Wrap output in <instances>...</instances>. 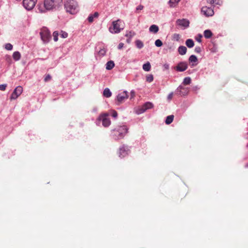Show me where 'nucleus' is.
Instances as JSON below:
<instances>
[{"instance_id": "nucleus-17", "label": "nucleus", "mask_w": 248, "mask_h": 248, "mask_svg": "<svg viewBox=\"0 0 248 248\" xmlns=\"http://www.w3.org/2000/svg\"><path fill=\"white\" fill-rule=\"evenodd\" d=\"M106 53V49L104 47L103 48H100L99 51L97 52V53L95 54V57L96 60H97L98 59H100L101 57L105 56Z\"/></svg>"}, {"instance_id": "nucleus-1", "label": "nucleus", "mask_w": 248, "mask_h": 248, "mask_svg": "<svg viewBox=\"0 0 248 248\" xmlns=\"http://www.w3.org/2000/svg\"><path fill=\"white\" fill-rule=\"evenodd\" d=\"M128 131V128L126 125H118L111 131L110 136L113 139L117 140L123 139Z\"/></svg>"}, {"instance_id": "nucleus-8", "label": "nucleus", "mask_w": 248, "mask_h": 248, "mask_svg": "<svg viewBox=\"0 0 248 248\" xmlns=\"http://www.w3.org/2000/svg\"><path fill=\"white\" fill-rule=\"evenodd\" d=\"M154 107V105L150 102L145 103L142 106L139 107L136 110V113L140 114L145 112L147 109H151Z\"/></svg>"}, {"instance_id": "nucleus-51", "label": "nucleus", "mask_w": 248, "mask_h": 248, "mask_svg": "<svg viewBox=\"0 0 248 248\" xmlns=\"http://www.w3.org/2000/svg\"><path fill=\"white\" fill-rule=\"evenodd\" d=\"M94 17V18H97L98 16H99V14L97 12H95L92 15Z\"/></svg>"}, {"instance_id": "nucleus-46", "label": "nucleus", "mask_w": 248, "mask_h": 248, "mask_svg": "<svg viewBox=\"0 0 248 248\" xmlns=\"http://www.w3.org/2000/svg\"><path fill=\"white\" fill-rule=\"evenodd\" d=\"M124 43H119V44L118 45V48L119 49H122V48L124 47Z\"/></svg>"}, {"instance_id": "nucleus-34", "label": "nucleus", "mask_w": 248, "mask_h": 248, "mask_svg": "<svg viewBox=\"0 0 248 248\" xmlns=\"http://www.w3.org/2000/svg\"><path fill=\"white\" fill-rule=\"evenodd\" d=\"M155 44L157 47H160L162 46L163 43L160 39H157L155 41Z\"/></svg>"}, {"instance_id": "nucleus-14", "label": "nucleus", "mask_w": 248, "mask_h": 248, "mask_svg": "<svg viewBox=\"0 0 248 248\" xmlns=\"http://www.w3.org/2000/svg\"><path fill=\"white\" fill-rule=\"evenodd\" d=\"M176 23L177 25L184 27V29L187 28L189 26V21L186 18L178 19L176 20Z\"/></svg>"}, {"instance_id": "nucleus-45", "label": "nucleus", "mask_w": 248, "mask_h": 248, "mask_svg": "<svg viewBox=\"0 0 248 248\" xmlns=\"http://www.w3.org/2000/svg\"><path fill=\"white\" fill-rule=\"evenodd\" d=\"M174 38L178 41L180 38V35L179 34H174Z\"/></svg>"}, {"instance_id": "nucleus-54", "label": "nucleus", "mask_w": 248, "mask_h": 248, "mask_svg": "<svg viewBox=\"0 0 248 248\" xmlns=\"http://www.w3.org/2000/svg\"><path fill=\"white\" fill-rule=\"evenodd\" d=\"M39 11H40V12L41 13H43V12H45V10H43L41 8V7L40 6L39 8Z\"/></svg>"}, {"instance_id": "nucleus-6", "label": "nucleus", "mask_w": 248, "mask_h": 248, "mask_svg": "<svg viewBox=\"0 0 248 248\" xmlns=\"http://www.w3.org/2000/svg\"><path fill=\"white\" fill-rule=\"evenodd\" d=\"M40 35L42 40L46 43H48L51 38L50 31L46 27H44L41 30Z\"/></svg>"}, {"instance_id": "nucleus-11", "label": "nucleus", "mask_w": 248, "mask_h": 248, "mask_svg": "<svg viewBox=\"0 0 248 248\" xmlns=\"http://www.w3.org/2000/svg\"><path fill=\"white\" fill-rule=\"evenodd\" d=\"M201 12L206 16H212L214 14V7H209L207 6L202 7Z\"/></svg>"}, {"instance_id": "nucleus-31", "label": "nucleus", "mask_w": 248, "mask_h": 248, "mask_svg": "<svg viewBox=\"0 0 248 248\" xmlns=\"http://www.w3.org/2000/svg\"><path fill=\"white\" fill-rule=\"evenodd\" d=\"M59 35L58 31H55L53 33V40L55 42H57L58 40V36Z\"/></svg>"}, {"instance_id": "nucleus-41", "label": "nucleus", "mask_w": 248, "mask_h": 248, "mask_svg": "<svg viewBox=\"0 0 248 248\" xmlns=\"http://www.w3.org/2000/svg\"><path fill=\"white\" fill-rule=\"evenodd\" d=\"M7 87V84H1L0 85V90L4 91Z\"/></svg>"}, {"instance_id": "nucleus-2", "label": "nucleus", "mask_w": 248, "mask_h": 248, "mask_svg": "<svg viewBox=\"0 0 248 248\" xmlns=\"http://www.w3.org/2000/svg\"><path fill=\"white\" fill-rule=\"evenodd\" d=\"M62 0H45L44 6L46 10H55L62 5Z\"/></svg>"}, {"instance_id": "nucleus-36", "label": "nucleus", "mask_w": 248, "mask_h": 248, "mask_svg": "<svg viewBox=\"0 0 248 248\" xmlns=\"http://www.w3.org/2000/svg\"><path fill=\"white\" fill-rule=\"evenodd\" d=\"M135 35V33L133 31H129L128 33H126L125 36L129 38H132Z\"/></svg>"}, {"instance_id": "nucleus-50", "label": "nucleus", "mask_w": 248, "mask_h": 248, "mask_svg": "<svg viewBox=\"0 0 248 248\" xmlns=\"http://www.w3.org/2000/svg\"><path fill=\"white\" fill-rule=\"evenodd\" d=\"M130 94H131V98L135 96V91L134 90H132L130 92Z\"/></svg>"}, {"instance_id": "nucleus-13", "label": "nucleus", "mask_w": 248, "mask_h": 248, "mask_svg": "<svg viewBox=\"0 0 248 248\" xmlns=\"http://www.w3.org/2000/svg\"><path fill=\"white\" fill-rule=\"evenodd\" d=\"M22 91L23 89L21 86H17L16 87L11 95V100L16 99L21 94Z\"/></svg>"}, {"instance_id": "nucleus-20", "label": "nucleus", "mask_w": 248, "mask_h": 248, "mask_svg": "<svg viewBox=\"0 0 248 248\" xmlns=\"http://www.w3.org/2000/svg\"><path fill=\"white\" fill-rule=\"evenodd\" d=\"M149 31L154 33H157L159 31L158 27L156 25H152L149 28Z\"/></svg>"}, {"instance_id": "nucleus-48", "label": "nucleus", "mask_w": 248, "mask_h": 248, "mask_svg": "<svg viewBox=\"0 0 248 248\" xmlns=\"http://www.w3.org/2000/svg\"><path fill=\"white\" fill-rule=\"evenodd\" d=\"M98 110V108L96 107H94L92 109V112L94 113H96Z\"/></svg>"}, {"instance_id": "nucleus-38", "label": "nucleus", "mask_w": 248, "mask_h": 248, "mask_svg": "<svg viewBox=\"0 0 248 248\" xmlns=\"http://www.w3.org/2000/svg\"><path fill=\"white\" fill-rule=\"evenodd\" d=\"M202 34H199L198 35V36L196 37V41H198L199 43H201L202 42V39H202Z\"/></svg>"}, {"instance_id": "nucleus-40", "label": "nucleus", "mask_w": 248, "mask_h": 248, "mask_svg": "<svg viewBox=\"0 0 248 248\" xmlns=\"http://www.w3.org/2000/svg\"><path fill=\"white\" fill-rule=\"evenodd\" d=\"M163 68H164V70H168L170 68V64L168 63H166L165 64H163Z\"/></svg>"}, {"instance_id": "nucleus-30", "label": "nucleus", "mask_w": 248, "mask_h": 248, "mask_svg": "<svg viewBox=\"0 0 248 248\" xmlns=\"http://www.w3.org/2000/svg\"><path fill=\"white\" fill-rule=\"evenodd\" d=\"M135 43L136 45L138 48L140 49L143 47V44L140 40H137Z\"/></svg>"}, {"instance_id": "nucleus-3", "label": "nucleus", "mask_w": 248, "mask_h": 248, "mask_svg": "<svg viewBox=\"0 0 248 248\" xmlns=\"http://www.w3.org/2000/svg\"><path fill=\"white\" fill-rule=\"evenodd\" d=\"M64 8L67 12L71 14H75L78 11L77 2L74 0H67L64 3Z\"/></svg>"}, {"instance_id": "nucleus-28", "label": "nucleus", "mask_w": 248, "mask_h": 248, "mask_svg": "<svg viewBox=\"0 0 248 248\" xmlns=\"http://www.w3.org/2000/svg\"><path fill=\"white\" fill-rule=\"evenodd\" d=\"M180 0H170L169 1V4H170V7H174L177 5Z\"/></svg>"}, {"instance_id": "nucleus-47", "label": "nucleus", "mask_w": 248, "mask_h": 248, "mask_svg": "<svg viewBox=\"0 0 248 248\" xmlns=\"http://www.w3.org/2000/svg\"><path fill=\"white\" fill-rule=\"evenodd\" d=\"M51 78V76L49 75H47L46 78H45V81H47L49 79Z\"/></svg>"}, {"instance_id": "nucleus-32", "label": "nucleus", "mask_w": 248, "mask_h": 248, "mask_svg": "<svg viewBox=\"0 0 248 248\" xmlns=\"http://www.w3.org/2000/svg\"><path fill=\"white\" fill-rule=\"evenodd\" d=\"M4 48L7 50H12L13 49V45L10 43H7L5 45Z\"/></svg>"}, {"instance_id": "nucleus-4", "label": "nucleus", "mask_w": 248, "mask_h": 248, "mask_svg": "<svg viewBox=\"0 0 248 248\" xmlns=\"http://www.w3.org/2000/svg\"><path fill=\"white\" fill-rule=\"evenodd\" d=\"M95 124L97 126L102 125L105 127H108L111 124V121L108 118V113L100 114L96 120Z\"/></svg>"}, {"instance_id": "nucleus-19", "label": "nucleus", "mask_w": 248, "mask_h": 248, "mask_svg": "<svg viewBox=\"0 0 248 248\" xmlns=\"http://www.w3.org/2000/svg\"><path fill=\"white\" fill-rule=\"evenodd\" d=\"M187 51V48L186 46H179L178 48V52L179 54L181 55H184L186 54Z\"/></svg>"}, {"instance_id": "nucleus-27", "label": "nucleus", "mask_w": 248, "mask_h": 248, "mask_svg": "<svg viewBox=\"0 0 248 248\" xmlns=\"http://www.w3.org/2000/svg\"><path fill=\"white\" fill-rule=\"evenodd\" d=\"M174 118V116L173 115H169L166 117V120H165V123L167 124H170Z\"/></svg>"}, {"instance_id": "nucleus-16", "label": "nucleus", "mask_w": 248, "mask_h": 248, "mask_svg": "<svg viewBox=\"0 0 248 248\" xmlns=\"http://www.w3.org/2000/svg\"><path fill=\"white\" fill-rule=\"evenodd\" d=\"M188 61L191 67L196 66L198 64L197 57L194 55H191L188 59Z\"/></svg>"}, {"instance_id": "nucleus-24", "label": "nucleus", "mask_w": 248, "mask_h": 248, "mask_svg": "<svg viewBox=\"0 0 248 248\" xmlns=\"http://www.w3.org/2000/svg\"><path fill=\"white\" fill-rule=\"evenodd\" d=\"M186 45L188 48H192L194 46V42L191 39H188L186 41Z\"/></svg>"}, {"instance_id": "nucleus-43", "label": "nucleus", "mask_w": 248, "mask_h": 248, "mask_svg": "<svg viewBox=\"0 0 248 248\" xmlns=\"http://www.w3.org/2000/svg\"><path fill=\"white\" fill-rule=\"evenodd\" d=\"M143 6L140 4L136 8V11H138L139 10H141L143 9Z\"/></svg>"}, {"instance_id": "nucleus-18", "label": "nucleus", "mask_w": 248, "mask_h": 248, "mask_svg": "<svg viewBox=\"0 0 248 248\" xmlns=\"http://www.w3.org/2000/svg\"><path fill=\"white\" fill-rule=\"evenodd\" d=\"M207 3L210 4L212 5H221L223 3V0H206Z\"/></svg>"}, {"instance_id": "nucleus-9", "label": "nucleus", "mask_w": 248, "mask_h": 248, "mask_svg": "<svg viewBox=\"0 0 248 248\" xmlns=\"http://www.w3.org/2000/svg\"><path fill=\"white\" fill-rule=\"evenodd\" d=\"M130 153L129 147L127 145H123L119 148V156L122 158L127 155Z\"/></svg>"}, {"instance_id": "nucleus-44", "label": "nucleus", "mask_w": 248, "mask_h": 248, "mask_svg": "<svg viewBox=\"0 0 248 248\" xmlns=\"http://www.w3.org/2000/svg\"><path fill=\"white\" fill-rule=\"evenodd\" d=\"M173 93H170L169 94V95H168V97H167L168 99L169 100H171L172 99V96H173Z\"/></svg>"}, {"instance_id": "nucleus-26", "label": "nucleus", "mask_w": 248, "mask_h": 248, "mask_svg": "<svg viewBox=\"0 0 248 248\" xmlns=\"http://www.w3.org/2000/svg\"><path fill=\"white\" fill-rule=\"evenodd\" d=\"M151 64L149 62H147L146 63H144L142 66L143 69L146 72H148L150 71L151 70Z\"/></svg>"}, {"instance_id": "nucleus-12", "label": "nucleus", "mask_w": 248, "mask_h": 248, "mask_svg": "<svg viewBox=\"0 0 248 248\" xmlns=\"http://www.w3.org/2000/svg\"><path fill=\"white\" fill-rule=\"evenodd\" d=\"M189 92L188 88L184 87L180 85L176 90L175 93L181 96H185Z\"/></svg>"}, {"instance_id": "nucleus-25", "label": "nucleus", "mask_w": 248, "mask_h": 248, "mask_svg": "<svg viewBox=\"0 0 248 248\" xmlns=\"http://www.w3.org/2000/svg\"><path fill=\"white\" fill-rule=\"evenodd\" d=\"M112 95L111 92L108 88H106L103 91V95L107 98L110 97Z\"/></svg>"}, {"instance_id": "nucleus-55", "label": "nucleus", "mask_w": 248, "mask_h": 248, "mask_svg": "<svg viewBox=\"0 0 248 248\" xmlns=\"http://www.w3.org/2000/svg\"><path fill=\"white\" fill-rule=\"evenodd\" d=\"M245 167L246 168H248V163L247 164H246L245 165Z\"/></svg>"}, {"instance_id": "nucleus-22", "label": "nucleus", "mask_w": 248, "mask_h": 248, "mask_svg": "<svg viewBox=\"0 0 248 248\" xmlns=\"http://www.w3.org/2000/svg\"><path fill=\"white\" fill-rule=\"evenodd\" d=\"M115 64L113 61H109L106 64V68L107 70H111L114 67Z\"/></svg>"}, {"instance_id": "nucleus-37", "label": "nucleus", "mask_w": 248, "mask_h": 248, "mask_svg": "<svg viewBox=\"0 0 248 248\" xmlns=\"http://www.w3.org/2000/svg\"><path fill=\"white\" fill-rule=\"evenodd\" d=\"M194 50L196 53H200L202 51V49L200 46H197L195 47Z\"/></svg>"}, {"instance_id": "nucleus-53", "label": "nucleus", "mask_w": 248, "mask_h": 248, "mask_svg": "<svg viewBox=\"0 0 248 248\" xmlns=\"http://www.w3.org/2000/svg\"><path fill=\"white\" fill-rule=\"evenodd\" d=\"M8 59L11 60V57L9 55H6V60H8Z\"/></svg>"}, {"instance_id": "nucleus-15", "label": "nucleus", "mask_w": 248, "mask_h": 248, "mask_svg": "<svg viewBox=\"0 0 248 248\" xmlns=\"http://www.w3.org/2000/svg\"><path fill=\"white\" fill-rule=\"evenodd\" d=\"M188 65L186 62H181L175 67V69L178 72H184L187 68Z\"/></svg>"}, {"instance_id": "nucleus-42", "label": "nucleus", "mask_w": 248, "mask_h": 248, "mask_svg": "<svg viewBox=\"0 0 248 248\" xmlns=\"http://www.w3.org/2000/svg\"><path fill=\"white\" fill-rule=\"evenodd\" d=\"M111 116L113 117V118H117V116H118V114H117V112L115 111V110H113L112 111V114H111Z\"/></svg>"}, {"instance_id": "nucleus-21", "label": "nucleus", "mask_w": 248, "mask_h": 248, "mask_svg": "<svg viewBox=\"0 0 248 248\" xmlns=\"http://www.w3.org/2000/svg\"><path fill=\"white\" fill-rule=\"evenodd\" d=\"M203 35L205 38L209 39L213 36V33L210 30H206L203 32Z\"/></svg>"}, {"instance_id": "nucleus-33", "label": "nucleus", "mask_w": 248, "mask_h": 248, "mask_svg": "<svg viewBox=\"0 0 248 248\" xmlns=\"http://www.w3.org/2000/svg\"><path fill=\"white\" fill-rule=\"evenodd\" d=\"M154 80V77H153V75H148L147 77H146V81L148 82H151L153 81Z\"/></svg>"}, {"instance_id": "nucleus-29", "label": "nucleus", "mask_w": 248, "mask_h": 248, "mask_svg": "<svg viewBox=\"0 0 248 248\" xmlns=\"http://www.w3.org/2000/svg\"><path fill=\"white\" fill-rule=\"evenodd\" d=\"M191 79L190 77L185 78L183 81V84L184 85H189L191 83Z\"/></svg>"}, {"instance_id": "nucleus-23", "label": "nucleus", "mask_w": 248, "mask_h": 248, "mask_svg": "<svg viewBox=\"0 0 248 248\" xmlns=\"http://www.w3.org/2000/svg\"><path fill=\"white\" fill-rule=\"evenodd\" d=\"M13 58L16 61H19L21 58V54L19 51H15L13 54Z\"/></svg>"}, {"instance_id": "nucleus-39", "label": "nucleus", "mask_w": 248, "mask_h": 248, "mask_svg": "<svg viewBox=\"0 0 248 248\" xmlns=\"http://www.w3.org/2000/svg\"><path fill=\"white\" fill-rule=\"evenodd\" d=\"M94 17L92 15H90L88 17V20L89 22L92 23L93 22Z\"/></svg>"}, {"instance_id": "nucleus-10", "label": "nucleus", "mask_w": 248, "mask_h": 248, "mask_svg": "<svg viewBox=\"0 0 248 248\" xmlns=\"http://www.w3.org/2000/svg\"><path fill=\"white\" fill-rule=\"evenodd\" d=\"M36 0H23V5L27 10H31L35 6Z\"/></svg>"}, {"instance_id": "nucleus-35", "label": "nucleus", "mask_w": 248, "mask_h": 248, "mask_svg": "<svg viewBox=\"0 0 248 248\" xmlns=\"http://www.w3.org/2000/svg\"><path fill=\"white\" fill-rule=\"evenodd\" d=\"M60 35V36L62 38H66L68 37V33L66 32L63 31H61Z\"/></svg>"}, {"instance_id": "nucleus-7", "label": "nucleus", "mask_w": 248, "mask_h": 248, "mask_svg": "<svg viewBox=\"0 0 248 248\" xmlns=\"http://www.w3.org/2000/svg\"><path fill=\"white\" fill-rule=\"evenodd\" d=\"M128 97V92L124 91L118 93L115 99V103L117 105H119L123 103Z\"/></svg>"}, {"instance_id": "nucleus-5", "label": "nucleus", "mask_w": 248, "mask_h": 248, "mask_svg": "<svg viewBox=\"0 0 248 248\" xmlns=\"http://www.w3.org/2000/svg\"><path fill=\"white\" fill-rule=\"evenodd\" d=\"M122 21L118 19L112 21V25L109 28V31L113 34L118 33L124 29V26H122Z\"/></svg>"}, {"instance_id": "nucleus-49", "label": "nucleus", "mask_w": 248, "mask_h": 248, "mask_svg": "<svg viewBox=\"0 0 248 248\" xmlns=\"http://www.w3.org/2000/svg\"><path fill=\"white\" fill-rule=\"evenodd\" d=\"M217 47L215 46L211 49V51L212 52H216L217 51Z\"/></svg>"}, {"instance_id": "nucleus-52", "label": "nucleus", "mask_w": 248, "mask_h": 248, "mask_svg": "<svg viewBox=\"0 0 248 248\" xmlns=\"http://www.w3.org/2000/svg\"><path fill=\"white\" fill-rule=\"evenodd\" d=\"M131 38H128L127 39H126V42L128 44H129L130 42H131Z\"/></svg>"}]
</instances>
